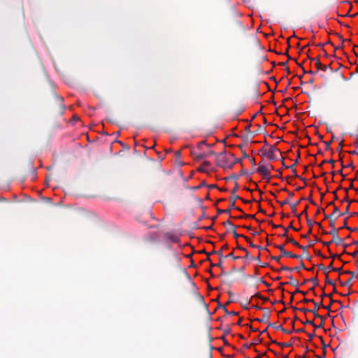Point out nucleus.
<instances>
[{"label": "nucleus", "mask_w": 358, "mask_h": 358, "mask_svg": "<svg viewBox=\"0 0 358 358\" xmlns=\"http://www.w3.org/2000/svg\"><path fill=\"white\" fill-rule=\"evenodd\" d=\"M191 156L195 161L201 162L205 158L206 155L204 153H198L195 150H192Z\"/></svg>", "instance_id": "9d476101"}, {"label": "nucleus", "mask_w": 358, "mask_h": 358, "mask_svg": "<svg viewBox=\"0 0 358 358\" xmlns=\"http://www.w3.org/2000/svg\"><path fill=\"white\" fill-rule=\"evenodd\" d=\"M357 252H358V251H355L354 252H352V253L351 254V255H352L353 257H356V255H357Z\"/></svg>", "instance_id": "b1692460"}, {"label": "nucleus", "mask_w": 358, "mask_h": 358, "mask_svg": "<svg viewBox=\"0 0 358 358\" xmlns=\"http://www.w3.org/2000/svg\"><path fill=\"white\" fill-rule=\"evenodd\" d=\"M278 248H279V250L280 251V253H281V255L282 256H284V257H292V258H296V255H294L291 252L286 251L284 249L283 245L278 246Z\"/></svg>", "instance_id": "f8f14e48"}, {"label": "nucleus", "mask_w": 358, "mask_h": 358, "mask_svg": "<svg viewBox=\"0 0 358 358\" xmlns=\"http://www.w3.org/2000/svg\"><path fill=\"white\" fill-rule=\"evenodd\" d=\"M313 246V243H312V241L308 239V245H301L300 248H301L303 250H305L306 248H309V247H312Z\"/></svg>", "instance_id": "4468645a"}, {"label": "nucleus", "mask_w": 358, "mask_h": 358, "mask_svg": "<svg viewBox=\"0 0 358 358\" xmlns=\"http://www.w3.org/2000/svg\"><path fill=\"white\" fill-rule=\"evenodd\" d=\"M218 266H221V262H220L218 264H217Z\"/></svg>", "instance_id": "79ce46f5"}, {"label": "nucleus", "mask_w": 358, "mask_h": 358, "mask_svg": "<svg viewBox=\"0 0 358 358\" xmlns=\"http://www.w3.org/2000/svg\"><path fill=\"white\" fill-rule=\"evenodd\" d=\"M165 236L166 238L171 243H178L180 241V237L173 233H167Z\"/></svg>", "instance_id": "0eeeda50"}, {"label": "nucleus", "mask_w": 358, "mask_h": 358, "mask_svg": "<svg viewBox=\"0 0 358 358\" xmlns=\"http://www.w3.org/2000/svg\"><path fill=\"white\" fill-rule=\"evenodd\" d=\"M308 341L311 342L313 340V333L309 332L308 334Z\"/></svg>", "instance_id": "6ab92c4d"}, {"label": "nucleus", "mask_w": 358, "mask_h": 358, "mask_svg": "<svg viewBox=\"0 0 358 358\" xmlns=\"http://www.w3.org/2000/svg\"><path fill=\"white\" fill-rule=\"evenodd\" d=\"M317 45L322 46V43H319Z\"/></svg>", "instance_id": "37998d69"}, {"label": "nucleus", "mask_w": 358, "mask_h": 358, "mask_svg": "<svg viewBox=\"0 0 358 358\" xmlns=\"http://www.w3.org/2000/svg\"><path fill=\"white\" fill-rule=\"evenodd\" d=\"M317 153H318V154H321V153H322V151H321V150H320V149H318V150H317Z\"/></svg>", "instance_id": "58836bf2"}, {"label": "nucleus", "mask_w": 358, "mask_h": 358, "mask_svg": "<svg viewBox=\"0 0 358 358\" xmlns=\"http://www.w3.org/2000/svg\"><path fill=\"white\" fill-rule=\"evenodd\" d=\"M350 231H358V227L355 228H351Z\"/></svg>", "instance_id": "5701e85b"}, {"label": "nucleus", "mask_w": 358, "mask_h": 358, "mask_svg": "<svg viewBox=\"0 0 358 358\" xmlns=\"http://www.w3.org/2000/svg\"><path fill=\"white\" fill-rule=\"evenodd\" d=\"M215 187V185H209L208 187L210 189H212V188H214Z\"/></svg>", "instance_id": "2f4dec72"}, {"label": "nucleus", "mask_w": 358, "mask_h": 358, "mask_svg": "<svg viewBox=\"0 0 358 358\" xmlns=\"http://www.w3.org/2000/svg\"><path fill=\"white\" fill-rule=\"evenodd\" d=\"M257 171L264 177L268 176L270 174L269 169L266 165H259L257 169Z\"/></svg>", "instance_id": "1a4fd4ad"}, {"label": "nucleus", "mask_w": 358, "mask_h": 358, "mask_svg": "<svg viewBox=\"0 0 358 358\" xmlns=\"http://www.w3.org/2000/svg\"><path fill=\"white\" fill-rule=\"evenodd\" d=\"M229 315H236V312H234V311H231V312H229Z\"/></svg>", "instance_id": "cd10ccee"}, {"label": "nucleus", "mask_w": 358, "mask_h": 358, "mask_svg": "<svg viewBox=\"0 0 358 358\" xmlns=\"http://www.w3.org/2000/svg\"><path fill=\"white\" fill-rule=\"evenodd\" d=\"M229 157L227 155L222 154L217 158V164L220 166L226 169L231 168L233 166L231 162H229Z\"/></svg>", "instance_id": "7ed1b4c3"}, {"label": "nucleus", "mask_w": 358, "mask_h": 358, "mask_svg": "<svg viewBox=\"0 0 358 358\" xmlns=\"http://www.w3.org/2000/svg\"><path fill=\"white\" fill-rule=\"evenodd\" d=\"M341 229H347L348 230L350 231L351 228L347 225L346 220L344 221L343 225L341 227Z\"/></svg>", "instance_id": "dca6fc26"}, {"label": "nucleus", "mask_w": 358, "mask_h": 358, "mask_svg": "<svg viewBox=\"0 0 358 358\" xmlns=\"http://www.w3.org/2000/svg\"><path fill=\"white\" fill-rule=\"evenodd\" d=\"M317 338H318V340H319L321 343H322V340L321 336H318V337H317Z\"/></svg>", "instance_id": "72a5a7b5"}, {"label": "nucleus", "mask_w": 358, "mask_h": 358, "mask_svg": "<svg viewBox=\"0 0 358 358\" xmlns=\"http://www.w3.org/2000/svg\"><path fill=\"white\" fill-rule=\"evenodd\" d=\"M206 185V183L204 181L201 182V184L197 186V187H195L194 189H200L201 187H202L203 186Z\"/></svg>", "instance_id": "412c9836"}, {"label": "nucleus", "mask_w": 358, "mask_h": 358, "mask_svg": "<svg viewBox=\"0 0 358 358\" xmlns=\"http://www.w3.org/2000/svg\"><path fill=\"white\" fill-rule=\"evenodd\" d=\"M300 310L303 312L305 316V321L303 322L302 320V322L305 324H308L310 325H313V318H311L310 317L311 314L313 313V310L308 308H301Z\"/></svg>", "instance_id": "20e7f679"}, {"label": "nucleus", "mask_w": 358, "mask_h": 358, "mask_svg": "<svg viewBox=\"0 0 358 358\" xmlns=\"http://www.w3.org/2000/svg\"><path fill=\"white\" fill-rule=\"evenodd\" d=\"M339 213H339V210H338V208L337 207H336V208H334V210L333 213H332V215L335 216L336 215H337V217H339V216H338V214H339Z\"/></svg>", "instance_id": "a211bd4d"}, {"label": "nucleus", "mask_w": 358, "mask_h": 358, "mask_svg": "<svg viewBox=\"0 0 358 358\" xmlns=\"http://www.w3.org/2000/svg\"><path fill=\"white\" fill-rule=\"evenodd\" d=\"M321 210H322V211H323V209H322V208H321V209H320V208H317V209L316 212L315 213V215L316 213H319Z\"/></svg>", "instance_id": "393cba45"}, {"label": "nucleus", "mask_w": 358, "mask_h": 358, "mask_svg": "<svg viewBox=\"0 0 358 358\" xmlns=\"http://www.w3.org/2000/svg\"><path fill=\"white\" fill-rule=\"evenodd\" d=\"M349 208H350V205L348 204V205L346 206V208L345 209V212L341 213H339V214H338V216H341V215H345V214L348 213V212H349Z\"/></svg>", "instance_id": "f3484780"}, {"label": "nucleus", "mask_w": 358, "mask_h": 358, "mask_svg": "<svg viewBox=\"0 0 358 358\" xmlns=\"http://www.w3.org/2000/svg\"><path fill=\"white\" fill-rule=\"evenodd\" d=\"M322 288H320V298H322Z\"/></svg>", "instance_id": "473e14b6"}, {"label": "nucleus", "mask_w": 358, "mask_h": 358, "mask_svg": "<svg viewBox=\"0 0 358 358\" xmlns=\"http://www.w3.org/2000/svg\"><path fill=\"white\" fill-rule=\"evenodd\" d=\"M305 255L309 260H310L311 256L308 253L306 254Z\"/></svg>", "instance_id": "bb28decb"}, {"label": "nucleus", "mask_w": 358, "mask_h": 358, "mask_svg": "<svg viewBox=\"0 0 358 358\" xmlns=\"http://www.w3.org/2000/svg\"><path fill=\"white\" fill-rule=\"evenodd\" d=\"M352 187H353V185H352V184H351V185H350V188H352Z\"/></svg>", "instance_id": "ea45409f"}, {"label": "nucleus", "mask_w": 358, "mask_h": 358, "mask_svg": "<svg viewBox=\"0 0 358 358\" xmlns=\"http://www.w3.org/2000/svg\"><path fill=\"white\" fill-rule=\"evenodd\" d=\"M357 268H358V262H357Z\"/></svg>", "instance_id": "de8ad7c7"}, {"label": "nucleus", "mask_w": 358, "mask_h": 358, "mask_svg": "<svg viewBox=\"0 0 358 358\" xmlns=\"http://www.w3.org/2000/svg\"><path fill=\"white\" fill-rule=\"evenodd\" d=\"M320 199H322L323 197V194L322 192H320Z\"/></svg>", "instance_id": "4c0bfd02"}, {"label": "nucleus", "mask_w": 358, "mask_h": 358, "mask_svg": "<svg viewBox=\"0 0 358 358\" xmlns=\"http://www.w3.org/2000/svg\"><path fill=\"white\" fill-rule=\"evenodd\" d=\"M314 241H315V242L319 241L320 240H319V238L316 236H315Z\"/></svg>", "instance_id": "c85d7f7f"}, {"label": "nucleus", "mask_w": 358, "mask_h": 358, "mask_svg": "<svg viewBox=\"0 0 358 358\" xmlns=\"http://www.w3.org/2000/svg\"><path fill=\"white\" fill-rule=\"evenodd\" d=\"M320 307L324 308L322 303V299H320V301H315V313H316V310H318Z\"/></svg>", "instance_id": "ddd939ff"}, {"label": "nucleus", "mask_w": 358, "mask_h": 358, "mask_svg": "<svg viewBox=\"0 0 358 358\" xmlns=\"http://www.w3.org/2000/svg\"><path fill=\"white\" fill-rule=\"evenodd\" d=\"M291 241L292 242V243H293V244H294V245H297V243H296V241H293V240H292Z\"/></svg>", "instance_id": "e433bc0d"}, {"label": "nucleus", "mask_w": 358, "mask_h": 358, "mask_svg": "<svg viewBox=\"0 0 358 358\" xmlns=\"http://www.w3.org/2000/svg\"><path fill=\"white\" fill-rule=\"evenodd\" d=\"M315 66L317 67V71L315 72V74L317 73L318 76L324 80V83H327L329 76L333 73V69L331 68L330 64H322L318 57H315Z\"/></svg>", "instance_id": "f257e3e1"}, {"label": "nucleus", "mask_w": 358, "mask_h": 358, "mask_svg": "<svg viewBox=\"0 0 358 358\" xmlns=\"http://www.w3.org/2000/svg\"><path fill=\"white\" fill-rule=\"evenodd\" d=\"M213 169L212 164L208 161H203L198 167V171L203 173H209L213 171Z\"/></svg>", "instance_id": "423d86ee"}, {"label": "nucleus", "mask_w": 358, "mask_h": 358, "mask_svg": "<svg viewBox=\"0 0 358 358\" xmlns=\"http://www.w3.org/2000/svg\"><path fill=\"white\" fill-rule=\"evenodd\" d=\"M343 201H345V202H348V204L350 205V203L352 201H349L348 199V196L347 195L345 196V197L343 199Z\"/></svg>", "instance_id": "4be33fe9"}, {"label": "nucleus", "mask_w": 358, "mask_h": 358, "mask_svg": "<svg viewBox=\"0 0 358 358\" xmlns=\"http://www.w3.org/2000/svg\"><path fill=\"white\" fill-rule=\"evenodd\" d=\"M357 214H358V213H357Z\"/></svg>", "instance_id": "09e8293b"}, {"label": "nucleus", "mask_w": 358, "mask_h": 358, "mask_svg": "<svg viewBox=\"0 0 358 358\" xmlns=\"http://www.w3.org/2000/svg\"><path fill=\"white\" fill-rule=\"evenodd\" d=\"M344 273H348V274H350V275H351L350 278H352V279L354 278L355 276V273L352 272V271H345Z\"/></svg>", "instance_id": "aec40b11"}, {"label": "nucleus", "mask_w": 358, "mask_h": 358, "mask_svg": "<svg viewBox=\"0 0 358 358\" xmlns=\"http://www.w3.org/2000/svg\"><path fill=\"white\" fill-rule=\"evenodd\" d=\"M313 269V266H311V268H310V270H312Z\"/></svg>", "instance_id": "a18cd8bd"}, {"label": "nucleus", "mask_w": 358, "mask_h": 358, "mask_svg": "<svg viewBox=\"0 0 358 358\" xmlns=\"http://www.w3.org/2000/svg\"><path fill=\"white\" fill-rule=\"evenodd\" d=\"M331 234H333V238L331 242H334L336 245H342L344 248L347 247V245L345 244L344 240L338 236V229L334 228L333 231L330 232Z\"/></svg>", "instance_id": "39448f33"}, {"label": "nucleus", "mask_w": 358, "mask_h": 358, "mask_svg": "<svg viewBox=\"0 0 358 358\" xmlns=\"http://www.w3.org/2000/svg\"><path fill=\"white\" fill-rule=\"evenodd\" d=\"M310 203H313V201L310 199Z\"/></svg>", "instance_id": "c03bdc74"}, {"label": "nucleus", "mask_w": 358, "mask_h": 358, "mask_svg": "<svg viewBox=\"0 0 358 358\" xmlns=\"http://www.w3.org/2000/svg\"><path fill=\"white\" fill-rule=\"evenodd\" d=\"M304 215L306 218L307 219V222H308V227H309V229H308V233L303 234V235H301V237L302 238H308V234H310L312 231V229H313V225H312V222L310 220H309L308 218V215H307V213L306 211V209L303 210V212L302 213V215Z\"/></svg>", "instance_id": "6e6552de"}, {"label": "nucleus", "mask_w": 358, "mask_h": 358, "mask_svg": "<svg viewBox=\"0 0 358 358\" xmlns=\"http://www.w3.org/2000/svg\"><path fill=\"white\" fill-rule=\"evenodd\" d=\"M353 244H355V245H358V240H357V241H355L353 242Z\"/></svg>", "instance_id": "f704fd0d"}, {"label": "nucleus", "mask_w": 358, "mask_h": 358, "mask_svg": "<svg viewBox=\"0 0 358 358\" xmlns=\"http://www.w3.org/2000/svg\"><path fill=\"white\" fill-rule=\"evenodd\" d=\"M232 255H233V254H232V253H230V254L229 255V257H231Z\"/></svg>", "instance_id": "a19ab883"}, {"label": "nucleus", "mask_w": 358, "mask_h": 358, "mask_svg": "<svg viewBox=\"0 0 358 358\" xmlns=\"http://www.w3.org/2000/svg\"><path fill=\"white\" fill-rule=\"evenodd\" d=\"M322 317L317 313H315V330L322 327Z\"/></svg>", "instance_id": "9b49d317"}, {"label": "nucleus", "mask_w": 358, "mask_h": 358, "mask_svg": "<svg viewBox=\"0 0 358 358\" xmlns=\"http://www.w3.org/2000/svg\"><path fill=\"white\" fill-rule=\"evenodd\" d=\"M317 266L320 268H323V266H322V265H321V264H317Z\"/></svg>", "instance_id": "c9c22d12"}, {"label": "nucleus", "mask_w": 358, "mask_h": 358, "mask_svg": "<svg viewBox=\"0 0 358 358\" xmlns=\"http://www.w3.org/2000/svg\"><path fill=\"white\" fill-rule=\"evenodd\" d=\"M356 310V311H358V307H356V310Z\"/></svg>", "instance_id": "49530a36"}, {"label": "nucleus", "mask_w": 358, "mask_h": 358, "mask_svg": "<svg viewBox=\"0 0 358 358\" xmlns=\"http://www.w3.org/2000/svg\"><path fill=\"white\" fill-rule=\"evenodd\" d=\"M314 224H315H315L318 225L320 227H321V224H320V222H314Z\"/></svg>", "instance_id": "7c9ffc66"}, {"label": "nucleus", "mask_w": 358, "mask_h": 358, "mask_svg": "<svg viewBox=\"0 0 358 358\" xmlns=\"http://www.w3.org/2000/svg\"><path fill=\"white\" fill-rule=\"evenodd\" d=\"M318 255V256H320L321 255V253L318 251H317L316 250H315V255Z\"/></svg>", "instance_id": "a878e982"}, {"label": "nucleus", "mask_w": 358, "mask_h": 358, "mask_svg": "<svg viewBox=\"0 0 358 358\" xmlns=\"http://www.w3.org/2000/svg\"><path fill=\"white\" fill-rule=\"evenodd\" d=\"M306 62H304L303 65ZM303 74L300 76L301 85H303V91H308L313 82V71L311 68H306L302 66Z\"/></svg>", "instance_id": "f03ea898"}, {"label": "nucleus", "mask_w": 358, "mask_h": 358, "mask_svg": "<svg viewBox=\"0 0 358 358\" xmlns=\"http://www.w3.org/2000/svg\"><path fill=\"white\" fill-rule=\"evenodd\" d=\"M314 282H315V286L316 285H317V277H315Z\"/></svg>", "instance_id": "c756f323"}, {"label": "nucleus", "mask_w": 358, "mask_h": 358, "mask_svg": "<svg viewBox=\"0 0 358 358\" xmlns=\"http://www.w3.org/2000/svg\"><path fill=\"white\" fill-rule=\"evenodd\" d=\"M351 280H352V278H350L348 280H347L345 282H341V284L342 286H348V285H351Z\"/></svg>", "instance_id": "2eb2a0df"}]
</instances>
